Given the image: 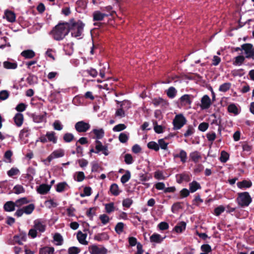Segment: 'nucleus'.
<instances>
[{
	"label": "nucleus",
	"instance_id": "1",
	"mask_svg": "<svg viewBox=\"0 0 254 254\" xmlns=\"http://www.w3.org/2000/svg\"><path fill=\"white\" fill-rule=\"evenodd\" d=\"M69 32V23H59L51 31L53 38L57 41H61Z\"/></svg>",
	"mask_w": 254,
	"mask_h": 254
},
{
	"label": "nucleus",
	"instance_id": "2",
	"mask_svg": "<svg viewBox=\"0 0 254 254\" xmlns=\"http://www.w3.org/2000/svg\"><path fill=\"white\" fill-rule=\"evenodd\" d=\"M84 26V24L81 20L75 21L74 19H71L69 23V29L71 36L77 38L81 36Z\"/></svg>",
	"mask_w": 254,
	"mask_h": 254
},
{
	"label": "nucleus",
	"instance_id": "3",
	"mask_svg": "<svg viewBox=\"0 0 254 254\" xmlns=\"http://www.w3.org/2000/svg\"><path fill=\"white\" fill-rule=\"evenodd\" d=\"M238 204L241 207L248 206L252 201V198L247 191L239 192L236 199Z\"/></svg>",
	"mask_w": 254,
	"mask_h": 254
},
{
	"label": "nucleus",
	"instance_id": "4",
	"mask_svg": "<svg viewBox=\"0 0 254 254\" xmlns=\"http://www.w3.org/2000/svg\"><path fill=\"white\" fill-rule=\"evenodd\" d=\"M187 123V120L184 115L180 114L175 116L173 121L174 129L178 130L181 129Z\"/></svg>",
	"mask_w": 254,
	"mask_h": 254
},
{
	"label": "nucleus",
	"instance_id": "5",
	"mask_svg": "<svg viewBox=\"0 0 254 254\" xmlns=\"http://www.w3.org/2000/svg\"><path fill=\"white\" fill-rule=\"evenodd\" d=\"M64 155V150L62 149H59L58 150H56L54 151L46 159L43 160V162L44 164L49 166L50 165V163L51 161L54 158H57L63 157Z\"/></svg>",
	"mask_w": 254,
	"mask_h": 254
},
{
	"label": "nucleus",
	"instance_id": "6",
	"mask_svg": "<svg viewBox=\"0 0 254 254\" xmlns=\"http://www.w3.org/2000/svg\"><path fill=\"white\" fill-rule=\"evenodd\" d=\"M242 49L246 54V58L254 60V47L251 43H246L242 45Z\"/></svg>",
	"mask_w": 254,
	"mask_h": 254
},
{
	"label": "nucleus",
	"instance_id": "7",
	"mask_svg": "<svg viewBox=\"0 0 254 254\" xmlns=\"http://www.w3.org/2000/svg\"><path fill=\"white\" fill-rule=\"evenodd\" d=\"M90 127V125L88 123H86L83 121L77 122L74 125L75 129L78 133L87 131Z\"/></svg>",
	"mask_w": 254,
	"mask_h": 254
},
{
	"label": "nucleus",
	"instance_id": "8",
	"mask_svg": "<svg viewBox=\"0 0 254 254\" xmlns=\"http://www.w3.org/2000/svg\"><path fill=\"white\" fill-rule=\"evenodd\" d=\"M95 143L96 153L98 154L100 152H102V153L105 156L109 155V152L107 145H103L102 142L98 140H96Z\"/></svg>",
	"mask_w": 254,
	"mask_h": 254
},
{
	"label": "nucleus",
	"instance_id": "9",
	"mask_svg": "<svg viewBox=\"0 0 254 254\" xmlns=\"http://www.w3.org/2000/svg\"><path fill=\"white\" fill-rule=\"evenodd\" d=\"M89 250L91 254H107V250L105 247L99 248L95 245L89 247Z\"/></svg>",
	"mask_w": 254,
	"mask_h": 254
},
{
	"label": "nucleus",
	"instance_id": "10",
	"mask_svg": "<svg viewBox=\"0 0 254 254\" xmlns=\"http://www.w3.org/2000/svg\"><path fill=\"white\" fill-rule=\"evenodd\" d=\"M124 106H126L127 108H129L130 106V102L127 100L123 101L121 104V108L116 111V116H119L121 118L125 117V114L123 110Z\"/></svg>",
	"mask_w": 254,
	"mask_h": 254
},
{
	"label": "nucleus",
	"instance_id": "11",
	"mask_svg": "<svg viewBox=\"0 0 254 254\" xmlns=\"http://www.w3.org/2000/svg\"><path fill=\"white\" fill-rule=\"evenodd\" d=\"M47 113L44 112L43 115H38L35 113H33L31 115V117L32 118L34 122L36 123H40L44 121H46Z\"/></svg>",
	"mask_w": 254,
	"mask_h": 254
},
{
	"label": "nucleus",
	"instance_id": "12",
	"mask_svg": "<svg viewBox=\"0 0 254 254\" xmlns=\"http://www.w3.org/2000/svg\"><path fill=\"white\" fill-rule=\"evenodd\" d=\"M211 104V99L207 95H204L201 99L200 107L202 109H208Z\"/></svg>",
	"mask_w": 254,
	"mask_h": 254
},
{
	"label": "nucleus",
	"instance_id": "13",
	"mask_svg": "<svg viewBox=\"0 0 254 254\" xmlns=\"http://www.w3.org/2000/svg\"><path fill=\"white\" fill-rule=\"evenodd\" d=\"M17 66V62L12 59L8 60L3 63V66L6 69H15Z\"/></svg>",
	"mask_w": 254,
	"mask_h": 254
},
{
	"label": "nucleus",
	"instance_id": "14",
	"mask_svg": "<svg viewBox=\"0 0 254 254\" xmlns=\"http://www.w3.org/2000/svg\"><path fill=\"white\" fill-rule=\"evenodd\" d=\"M51 185L42 184L37 187L36 190L40 194H46L50 190Z\"/></svg>",
	"mask_w": 254,
	"mask_h": 254
},
{
	"label": "nucleus",
	"instance_id": "15",
	"mask_svg": "<svg viewBox=\"0 0 254 254\" xmlns=\"http://www.w3.org/2000/svg\"><path fill=\"white\" fill-rule=\"evenodd\" d=\"M193 98V96L189 94H185L180 98V103L182 106H190L191 104L190 98Z\"/></svg>",
	"mask_w": 254,
	"mask_h": 254
},
{
	"label": "nucleus",
	"instance_id": "16",
	"mask_svg": "<svg viewBox=\"0 0 254 254\" xmlns=\"http://www.w3.org/2000/svg\"><path fill=\"white\" fill-rule=\"evenodd\" d=\"M177 182L182 183L184 181L188 182L190 180V176L188 173H183L176 175Z\"/></svg>",
	"mask_w": 254,
	"mask_h": 254
},
{
	"label": "nucleus",
	"instance_id": "17",
	"mask_svg": "<svg viewBox=\"0 0 254 254\" xmlns=\"http://www.w3.org/2000/svg\"><path fill=\"white\" fill-rule=\"evenodd\" d=\"M9 22H14L15 21L16 15L14 12L6 9L4 11V14L3 16Z\"/></svg>",
	"mask_w": 254,
	"mask_h": 254
},
{
	"label": "nucleus",
	"instance_id": "18",
	"mask_svg": "<svg viewBox=\"0 0 254 254\" xmlns=\"http://www.w3.org/2000/svg\"><path fill=\"white\" fill-rule=\"evenodd\" d=\"M237 185L239 189L243 190L251 188L252 186V182L251 180H244L238 182Z\"/></svg>",
	"mask_w": 254,
	"mask_h": 254
},
{
	"label": "nucleus",
	"instance_id": "19",
	"mask_svg": "<svg viewBox=\"0 0 254 254\" xmlns=\"http://www.w3.org/2000/svg\"><path fill=\"white\" fill-rule=\"evenodd\" d=\"M174 159L179 158L183 163H185L187 161V152L184 150H181L180 153L178 154H173Z\"/></svg>",
	"mask_w": 254,
	"mask_h": 254
},
{
	"label": "nucleus",
	"instance_id": "20",
	"mask_svg": "<svg viewBox=\"0 0 254 254\" xmlns=\"http://www.w3.org/2000/svg\"><path fill=\"white\" fill-rule=\"evenodd\" d=\"M15 206H16V202L12 201H8L5 203L3 205V209L4 211L7 212H11L15 210Z\"/></svg>",
	"mask_w": 254,
	"mask_h": 254
},
{
	"label": "nucleus",
	"instance_id": "21",
	"mask_svg": "<svg viewBox=\"0 0 254 254\" xmlns=\"http://www.w3.org/2000/svg\"><path fill=\"white\" fill-rule=\"evenodd\" d=\"M13 120L15 125L17 127H21L24 121V117L23 114L20 113H16L13 118Z\"/></svg>",
	"mask_w": 254,
	"mask_h": 254
},
{
	"label": "nucleus",
	"instance_id": "22",
	"mask_svg": "<svg viewBox=\"0 0 254 254\" xmlns=\"http://www.w3.org/2000/svg\"><path fill=\"white\" fill-rule=\"evenodd\" d=\"M109 14L106 13H102L99 11H95L93 14V21H101L103 20L104 17H107Z\"/></svg>",
	"mask_w": 254,
	"mask_h": 254
},
{
	"label": "nucleus",
	"instance_id": "23",
	"mask_svg": "<svg viewBox=\"0 0 254 254\" xmlns=\"http://www.w3.org/2000/svg\"><path fill=\"white\" fill-rule=\"evenodd\" d=\"M21 56L26 59H31L35 56V53L32 50H24L21 53Z\"/></svg>",
	"mask_w": 254,
	"mask_h": 254
},
{
	"label": "nucleus",
	"instance_id": "24",
	"mask_svg": "<svg viewBox=\"0 0 254 254\" xmlns=\"http://www.w3.org/2000/svg\"><path fill=\"white\" fill-rule=\"evenodd\" d=\"M87 237L86 234H84L81 231L78 232L77 234V239L78 242L82 244L86 245L88 244V242L85 240Z\"/></svg>",
	"mask_w": 254,
	"mask_h": 254
},
{
	"label": "nucleus",
	"instance_id": "25",
	"mask_svg": "<svg viewBox=\"0 0 254 254\" xmlns=\"http://www.w3.org/2000/svg\"><path fill=\"white\" fill-rule=\"evenodd\" d=\"M13 240L19 245H22V241H25L26 240V234L25 233H20L18 235H15L13 237Z\"/></svg>",
	"mask_w": 254,
	"mask_h": 254
},
{
	"label": "nucleus",
	"instance_id": "26",
	"mask_svg": "<svg viewBox=\"0 0 254 254\" xmlns=\"http://www.w3.org/2000/svg\"><path fill=\"white\" fill-rule=\"evenodd\" d=\"M92 132L95 134L96 140L102 139L104 135V130L103 128L93 129Z\"/></svg>",
	"mask_w": 254,
	"mask_h": 254
},
{
	"label": "nucleus",
	"instance_id": "27",
	"mask_svg": "<svg viewBox=\"0 0 254 254\" xmlns=\"http://www.w3.org/2000/svg\"><path fill=\"white\" fill-rule=\"evenodd\" d=\"M94 239L95 240H96L97 241L108 240L109 239V236L107 234V233L103 232L95 235Z\"/></svg>",
	"mask_w": 254,
	"mask_h": 254
},
{
	"label": "nucleus",
	"instance_id": "28",
	"mask_svg": "<svg viewBox=\"0 0 254 254\" xmlns=\"http://www.w3.org/2000/svg\"><path fill=\"white\" fill-rule=\"evenodd\" d=\"M186 223L182 221L177 224V225L174 227V230L177 233H180L183 232L186 229Z\"/></svg>",
	"mask_w": 254,
	"mask_h": 254
},
{
	"label": "nucleus",
	"instance_id": "29",
	"mask_svg": "<svg viewBox=\"0 0 254 254\" xmlns=\"http://www.w3.org/2000/svg\"><path fill=\"white\" fill-rule=\"evenodd\" d=\"M190 190V192L193 193L196 191L197 190L201 189L200 184L195 181H193L189 184Z\"/></svg>",
	"mask_w": 254,
	"mask_h": 254
},
{
	"label": "nucleus",
	"instance_id": "30",
	"mask_svg": "<svg viewBox=\"0 0 254 254\" xmlns=\"http://www.w3.org/2000/svg\"><path fill=\"white\" fill-rule=\"evenodd\" d=\"M246 57L240 55L234 58L233 61V64L234 65H241L245 61Z\"/></svg>",
	"mask_w": 254,
	"mask_h": 254
},
{
	"label": "nucleus",
	"instance_id": "31",
	"mask_svg": "<svg viewBox=\"0 0 254 254\" xmlns=\"http://www.w3.org/2000/svg\"><path fill=\"white\" fill-rule=\"evenodd\" d=\"M55 249L53 247H44L39 250V254H53Z\"/></svg>",
	"mask_w": 254,
	"mask_h": 254
},
{
	"label": "nucleus",
	"instance_id": "32",
	"mask_svg": "<svg viewBox=\"0 0 254 254\" xmlns=\"http://www.w3.org/2000/svg\"><path fill=\"white\" fill-rule=\"evenodd\" d=\"M56 133L54 131H48L46 133V136L48 140L55 144L57 142V137L55 136Z\"/></svg>",
	"mask_w": 254,
	"mask_h": 254
},
{
	"label": "nucleus",
	"instance_id": "33",
	"mask_svg": "<svg viewBox=\"0 0 254 254\" xmlns=\"http://www.w3.org/2000/svg\"><path fill=\"white\" fill-rule=\"evenodd\" d=\"M34 227L36 230H39L40 232H44L46 229V225L37 220L34 221Z\"/></svg>",
	"mask_w": 254,
	"mask_h": 254
},
{
	"label": "nucleus",
	"instance_id": "34",
	"mask_svg": "<svg viewBox=\"0 0 254 254\" xmlns=\"http://www.w3.org/2000/svg\"><path fill=\"white\" fill-rule=\"evenodd\" d=\"M110 191L112 194L114 196H118L120 193V191L119 190L118 185L115 183L111 185L110 188Z\"/></svg>",
	"mask_w": 254,
	"mask_h": 254
},
{
	"label": "nucleus",
	"instance_id": "35",
	"mask_svg": "<svg viewBox=\"0 0 254 254\" xmlns=\"http://www.w3.org/2000/svg\"><path fill=\"white\" fill-rule=\"evenodd\" d=\"M150 240L151 242H155L156 243H160L163 239L160 234L154 233L150 237Z\"/></svg>",
	"mask_w": 254,
	"mask_h": 254
},
{
	"label": "nucleus",
	"instance_id": "36",
	"mask_svg": "<svg viewBox=\"0 0 254 254\" xmlns=\"http://www.w3.org/2000/svg\"><path fill=\"white\" fill-rule=\"evenodd\" d=\"M190 158L191 160L194 163H197L201 157L197 151L191 152L190 155Z\"/></svg>",
	"mask_w": 254,
	"mask_h": 254
},
{
	"label": "nucleus",
	"instance_id": "37",
	"mask_svg": "<svg viewBox=\"0 0 254 254\" xmlns=\"http://www.w3.org/2000/svg\"><path fill=\"white\" fill-rule=\"evenodd\" d=\"M147 147L150 149L153 150L155 151H158L159 150V146L158 143L155 141H150L147 144Z\"/></svg>",
	"mask_w": 254,
	"mask_h": 254
},
{
	"label": "nucleus",
	"instance_id": "38",
	"mask_svg": "<svg viewBox=\"0 0 254 254\" xmlns=\"http://www.w3.org/2000/svg\"><path fill=\"white\" fill-rule=\"evenodd\" d=\"M24 213L26 214H30L35 209V205L34 204H30L26 206L22 207Z\"/></svg>",
	"mask_w": 254,
	"mask_h": 254
},
{
	"label": "nucleus",
	"instance_id": "39",
	"mask_svg": "<svg viewBox=\"0 0 254 254\" xmlns=\"http://www.w3.org/2000/svg\"><path fill=\"white\" fill-rule=\"evenodd\" d=\"M177 90L175 87L172 86L168 88L167 91V95L170 98H174L177 94Z\"/></svg>",
	"mask_w": 254,
	"mask_h": 254
},
{
	"label": "nucleus",
	"instance_id": "40",
	"mask_svg": "<svg viewBox=\"0 0 254 254\" xmlns=\"http://www.w3.org/2000/svg\"><path fill=\"white\" fill-rule=\"evenodd\" d=\"M231 86V83L230 82H225L221 84L219 88V90L221 92H225L228 91Z\"/></svg>",
	"mask_w": 254,
	"mask_h": 254
},
{
	"label": "nucleus",
	"instance_id": "41",
	"mask_svg": "<svg viewBox=\"0 0 254 254\" xmlns=\"http://www.w3.org/2000/svg\"><path fill=\"white\" fill-rule=\"evenodd\" d=\"M74 139V136L71 133H65L63 135V140L65 142H70Z\"/></svg>",
	"mask_w": 254,
	"mask_h": 254
},
{
	"label": "nucleus",
	"instance_id": "42",
	"mask_svg": "<svg viewBox=\"0 0 254 254\" xmlns=\"http://www.w3.org/2000/svg\"><path fill=\"white\" fill-rule=\"evenodd\" d=\"M66 186H67V184L65 182L59 183L56 185V190L59 192H61L64 190Z\"/></svg>",
	"mask_w": 254,
	"mask_h": 254
},
{
	"label": "nucleus",
	"instance_id": "43",
	"mask_svg": "<svg viewBox=\"0 0 254 254\" xmlns=\"http://www.w3.org/2000/svg\"><path fill=\"white\" fill-rule=\"evenodd\" d=\"M229 158V154L225 151H222L221 152L220 160L222 163H226Z\"/></svg>",
	"mask_w": 254,
	"mask_h": 254
},
{
	"label": "nucleus",
	"instance_id": "44",
	"mask_svg": "<svg viewBox=\"0 0 254 254\" xmlns=\"http://www.w3.org/2000/svg\"><path fill=\"white\" fill-rule=\"evenodd\" d=\"M228 111L235 115H238L239 113L238 109L234 104H231L228 106Z\"/></svg>",
	"mask_w": 254,
	"mask_h": 254
},
{
	"label": "nucleus",
	"instance_id": "45",
	"mask_svg": "<svg viewBox=\"0 0 254 254\" xmlns=\"http://www.w3.org/2000/svg\"><path fill=\"white\" fill-rule=\"evenodd\" d=\"M130 178V173L129 171H127L125 174L121 178V182L124 184L129 181Z\"/></svg>",
	"mask_w": 254,
	"mask_h": 254
},
{
	"label": "nucleus",
	"instance_id": "46",
	"mask_svg": "<svg viewBox=\"0 0 254 254\" xmlns=\"http://www.w3.org/2000/svg\"><path fill=\"white\" fill-rule=\"evenodd\" d=\"M30 202L26 197H22L16 200L15 202L17 207H20L22 205L28 203Z\"/></svg>",
	"mask_w": 254,
	"mask_h": 254
},
{
	"label": "nucleus",
	"instance_id": "47",
	"mask_svg": "<svg viewBox=\"0 0 254 254\" xmlns=\"http://www.w3.org/2000/svg\"><path fill=\"white\" fill-rule=\"evenodd\" d=\"M225 207L223 205H219L214 209V214L217 216H219L225 210Z\"/></svg>",
	"mask_w": 254,
	"mask_h": 254
},
{
	"label": "nucleus",
	"instance_id": "48",
	"mask_svg": "<svg viewBox=\"0 0 254 254\" xmlns=\"http://www.w3.org/2000/svg\"><path fill=\"white\" fill-rule=\"evenodd\" d=\"M124 224L123 222L118 223L115 228V230L117 233L120 234L124 231Z\"/></svg>",
	"mask_w": 254,
	"mask_h": 254
},
{
	"label": "nucleus",
	"instance_id": "49",
	"mask_svg": "<svg viewBox=\"0 0 254 254\" xmlns=\"http://www.w3.org/2000/svg\"><path fill=\"white\" fill-rule=\"evenodd\" d=\"M91 165V171L92 172H98L103 170V168L97 162H92Z\"/></svg>",
	"mask_w": 254,
	"mask_h": 254
},
{
	"label": "nucleus",
	"instance_id": "50",
	"mask_svg": "<svg viewBox=\"0 0 254 254\" xmlns=\"http://www.w3.org/2000/svg\"><path fill=\"white\" fill-rule=\"evenodd\" d=\"M182 202H177L174 203L171 207V210L173 213L177 212L179 209L182 208V206L181 205Z\"/></svg>",
	"mask_w": 254,
	"mask_h": 254
},
{
	"label": "nucleus",
	"instance_id": "51",
	"mask_svg": "<svg viewBox=\"0 0 254 254\" xmlns=\"http://www.w3.org/2000/svg\"><path fill=\"white\" fill-rule=\"evenodd\" d=\"M91 188L90 187H85L83 189V192L81 193L80 195L82 197L85 196H90L91 194Z\"/></svg>",
	"mask_w": 254,
	"mask_h": 254
},
{
	"label": "nucleus",
	"instance_id": "52",
	"mask_svg": "<svg viewBox=\"0 0 254 254\" xmlns=\"http://www.w3.org/2000/svg\"><path fill=\"white\" fill-rule=\"evenodd\" d=\"M106 212L108 213H110L115 210L114 203L110 202L105 204Z\"/></svg>",
	"mask_w": 254,
	"mask_h": 254
},
{
	"label": "nucleus",
	"instance_id": "53",
	"mask_svg": "<svg viewBox=\"0 0 254 254\" xmlns=\"http://www.w3.org/2000/svg\"><path fill=\"white\" fill-rule=\"evenodd\" d=\"M14 192L16 194H20L25 191V190L21 185H17L13 188Z\"/></svg>",
	"mask_w": 254,
	"mask_h": 254
},
{
	"label": "nucleus",
	"instance_id": "54",
	"mask_svg": "<svg viewBox=\"0 0 254 254\" xmlns=\"http://www.w3.org/2000/svg\"><path fill=\"white\" fill-rule=\"evenodd\" d=\"M194 129L192 126H189L187 130L184 133V135L185 137H188L193 134Z\"/></svg>",
	"mask_w": 254,
	"mask_h": 254
},
{
	"label": "nucleus",
	"instance_id": "55",
	"mask_svg": "<svg viewBox=\"0 0 254 254\" xmlns=\"http://www.w3.org/2000/svg\"><path fill=\"white\" fill-rule=\"evenodd\" d=\"M53 126L54 129L57 130H61L63 128V126L62 125L61 122L59 120H56L54 122Z\"/></svg>",
	"mask_w": 254,
	"mask_h": 254
},
{
	"label": "nucleus",
	"instance_id": "56",
	"mask_svg": "<svg viewBox=\"0 0 254 254\" xmlns=\"http://www.w3.org/2000/svg\"><path fill=\"white\" fill-rule=\"evenodd\" d=\"M119 139L121 142L126 143L128 139V136L126 133L122 132L120 134Z\"/></svg>",
	"mask_w": 254,
	"mask_h": 254
},
{
	"label": "nucleus",
	"instance_id": "57",
	"mask_svg": "<svg viewBox=\"0 0 254 254\" xmlns=\"http://www.w3.org/2000/svg\"><path fill=\"white\" fill-rule=\"evenodd\" d=\"M36 78V76L32 75L29 74V76L26 78V81L29 85H33L36 83L35 79Z\"/></svg>",
	"mask_w": 254,
	"mask_h": 254
},
{
	"label": "nucleus",
	"instance_id": "58",
	"mask_svg": "<svg viewBox=\"0 0 254 254\" xmlns=\"http://www.w3.org/2000/svg\"><path fill=\"white\" fill-rule=\"evenodd\" d=\"M158 145L159 148L162 149L166 150L168 148V143L166 142L164 139H160L158 140Z\"/></svg>",
	"mask_w": 254,
	"mask_h": 254
},
{
	"label": "nucleus",
	"instance_id": "59",
	"mask_svg": "<svg viewBox=\"0 0 254 254\" xmlns=\"http://www.w3.org/2000/svg\"><path fill=\"white\" fill-rule=\"evenodd\" d=\"M54 240L58 242L57 245H61L63 241V237L59 233H56L54 236Z\"/></svg>",
	"mask_w": 254,
	"mask_h": 254
},
{
	"label": "nucleus",
	"instance_id": "60",
	"mask_svg": "<svg viewBox=\"0 0 254 254\" xmlns=\"http://www.w3.org/2000/svg\"><path fill=\"white\" fill-rule=\"evenodd\" d=\"M126 126L123 124H120L115 126L113 130L114 131H121L124 130L126 128Z\"/></svg>",
	"mask_w": 254,
	"mask_h": 254
},
{
	"label": "nucleus",
	"instance_id": "61",
	"mask_svg": "<svg viewBox=\"0 0 254 254\" xmlns=\"http://www.w3.org/2000/svg\"><path fill=\"white\" fill-rule=\"evenodd\" d=\"M96 208L95 207H91L87 211H86V215L92 219L94 215H95L96 213Z\"/></svg>",
	"mask_w": 254,
	"mask_h": 254
},
{
	"label": "nucleus",
	"instance_id": "62",
	"mask_svg": "<svg viewBox=\"0 0 254 254\" xmlns=\"http://www.w3.org/2000/svg\"><path fill=\"white\" fill-rule=\"evenodd\" d=\"M133 203V200L129 198H126L123 201V205L124 207L129 208Z\"/></svg>",
	"mask_w": 254,
	"mask_h": 254
},
{
	"label": "nucleus",
	"instance_id": "63",
	"mask_svg": "<svg viewBox=\"0 0 254 254\" xmlns=\"http://www.w3.org/2000/svg\"><path fill=\"white\" fill-rule=\"evenodd\" d=\"M201 250L202 252H203V253H206L208 254V253H210L211 252V248L210 246L208 244H203L201 246Z\"/></svg>",
	"mask_w": 254,
	"mask_h": 254
},
{
	"label": "nucleus",
	"instance_id": "64",
	"mask_svg": "<svg viewBox=\"0 0 254 254\" xmlns=\"http://www.w3.org/2000/svg\"><path fill=\"white\" fill-rule=\"evenodd\" d=\"M80 252V250L76 247H70L68 250V254H78Z\"/></svg>",
	"mask_w": 254,
	"mask_h": 254
}]
</instances>
